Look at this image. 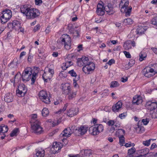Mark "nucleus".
Segmentation results:
<instances>
[{
	"label": "nucleus",
	"instance_id": "864d4df0",
	"mask_svg": "<svg viewBox=\"0 0 157 157\" xmlns=\"http://www.w3.org/2000/svg\"><path fill=\"white\" fill-rule=\"evenodd\" d=\"M68 73L70 74L72 76H77L76 73L73 70L69 71Z\"/></svg>",
	"mask_w": 157,
	"mask_h": 157
},
{
	"label": "nucleus",
	"instance_id": "423d86ee",
	"mask_svg": "<svg viewBox=\"0 0 157 157\" xmlns=\"http://www.w3.org/2000/svg\"><path fill=\"white\" fill-rule=\"evenodd\" d=\"M40 123L37 121L34 123L31 124V127L32 132L37 135L42 133L43 132V128L40 126Z\"/></svg>",
	"mask_w": 157,
	"mask_h": 157
},
{
	"label": "nucleus",
	"instance_id": "680f3d73",
	"mask_svg": "<svg viewBox=\"0 0 157 157\" xmlns=\"http://www.w3.org/2000/svg\"><path fill=\"white\" fill-rule=\"evenodd\" d=\"M115 63V61L113 59H112L110 60L107 63L109 65H111L113 63Z\"/></svg>",
	"mask_w": 157,
	"mask_h": 157
},
{
	"label": "nucleus",
	"instance_id": "f8f14e48",
	"mask_svg": "<svg viewBox=\"0 0 157 157\" xmlns=\"http://www.w3.org/2000/svg\"><path fill=\"white\" fill-rule=\"evenodd\" d=\"M95 68V65L94 63L90 62L87 65L84 66L82 69L85 74H89L90 72L93 71Z\"/></svg>",
	"mask_w": 157,
	"mask_h": 157
},
{
	"label": "nucleus",
	"instance_id": "f3484780",
	"mask_svg": "<svg viewBox=\"0 0 157 157\" xmlns=\"http://www.w3.org/2000/svg\"><path fill=\"white\" fill-rule=\"evenodd\" d=\"M152 71V70H151V67H147L144 69L143 73L145 76L150 78L155 74Z\"/></svg>",
	"mask_w": 157,
	"mask_h": 157
},
{
	"label": "nucleus",
	"instance_id": "de8ad7c7",
	"mask_svg": "<svg viewBox=\"0 0 157 157\" xmlns=\"http://www.w3.org/2000/svg\"><path fill=\"white\" fill-rule=\"evenodd\" d=\"M152 68H151V70H152V71L155 74L157 73V64H155L153 65Z\"/></svg>",
	"mask_w": 157,
	"mask_h": 157
},
{
	"label": "nucleus",
	"instance_id": "13d9d810",
	"mask_svg": "<svg viewBox=\"0 0 157 157\" xmlns=\"http://www.w3.org/2000/svg\"><path fill=\"white\" fill-rule=\"evenodd\" d=\"M40 25H39L38 24L33 29V31L34 32H36V31H37L38 30H39L40 29Z\"/></svg>",
	"mask_w": 157,
	"mask_h": 157
},
{
	"label": "nucleus",
	"instance_id": "a211bd4d",
	"mask_svg": "<svg viewBox=\"0 0 157 157\" xmlns=\"http://www.w3.org/2000/svg\"><path fill=\"white\" fill-rule=\"evenodd\" d=\"M146 107L148 110L150 111L153 110L157 108V102H152L151 101H148L146 103Z\"/></svg>",
	"mask_w": 157,
	"mask_h": 157
},
{
	"label": "nucleus",
	"instance_id": "6e6d98bb",
	"mask_svg": "<svg viewBox=\"0 0 157 157\" xmlns=\"http://www.w3.org/2000/svg\"><path fill=\"white\" fill-rule=\"evenodd\" d=\"M142 122L143 123L144 125H146L148 123L149 120L147 118L145 119H143L142 120Z\"/></svg>",
	"mask_w": 157,
	"mask_h": 157
},
{
	"label": "nucleus",
	"instance_id": "473e14b6",
	"mask_svg": "<svg viewBox=\"0 0 157 157\" xmlns=\"http://www.w3.org/2000/svg\"><path fill=\"white\" fill-rule=\"evenodd\" d=\"M67 59H65V63H63V66L64 67H63L64 68V69H66L68 67L73 65V63L71 61H68L67 60Z\"/></svg>",
	"mask_w": 157,
	"mask_h": 157
},
{
	"label": "nucleus",
	"instance_id": "e433bc0d",
	"mask_svg": "<svg viewBox=\"0 0 157 157\" xmlns=\"http://www.w3.org/2000/svg\"><path fill=\"white\" fill-rule=\"evenodd\" d=\"M149 152V149L147 148H145L141 150L140 151L139 153L141 154V156H144L147 154Z\"/></svg>",
	"mask_w": 157,
	"mask_h": 157
},
{
	"label": "nucleus",
	"instance_id": "c85d7f7f",
	"mask_svg": "<svg viewBox=\"0 0 157 157\" xmlns=\"http://www.w3.org/2000/svg\"><path fill=\"white\" fill-rule=\"evenodd\" d=\"M77 94L76 91H74L72 90L68 93L67 95V98L69 100H72L74 98Z\"/></svg>",
	"mask_w": 157,
	"mask_h": 157
},
{
	"label": "nucleus",
	"instance_id": "4c0bfd02",
	"mask_svg": "<svg viewBox=\"0 0 157 157\" xmlns=\"http://www.w3.org/2000/svg\"><path fill=\"white\" fill-rule=\"evenodd\" d=\"M139 60L140 61H142L146 58L147 55L144 52H141L139 54Z\"/></svg>",
	"mask_w": 157,
	"mask_h": 157
},
{
	"label": "nucleus",
	"instance_id": "0e129e2a",
	"mask_svg": "<svg viewBox=\"0 0 157 157\" xmlns=\"http://www.w3.org/2000/svg\"><path fill=\"white\" fill-rule=\"evenodd\" d=\"M115 128L114 127V126H111V128L109 130V132L111 133H113L114 132V130H115Z\"/></svg>",
	"mask_w": 157,
	"mask_h": 157
},
{
	"label": "nucleus",
	"instance_id": "aec40b11",
	"mask_svg": "<svg viewBox=\"0 0 157 157\" xmlns=\"http://www.w3.org/2000/svg\"><path fill=\"white\" fill-rule=\"evenodd\" d=\"M96 13L98 15L102 16L105 13V9L102 4L99 3L97 6Z\"/></svg>",
	"mask_w": 157,
	"mask_h": 157
},
{
	"label": "nucleus",
	"instance_id": "39448f33",
	"mask_svg": "<svg viewBox=\"0 0 157 157\" xmlns=\"http://www.w3.org/2000/svg\"><path fill=\"white\" fill-rule=\"evenodd\" d=\"M32 71L33 70L30 67H27L25 69L21 75L23 81L27 82L29 80L31 77Z\"/></svg>",
	"mask_w": 157,
	"mask_h": 157
},
{
	"label": "nucleus",
	"instance_id": "dca6fc26",
	"mask_svg": "<svg viewBox=\"0 0 157 157\" xmlns=\"http://www.w3.org/2000/svg\"><path fill=\"white\" fill-rule=\"evenodd\" d=\"M61 88L63 93L66 95L72 90L71 86L68 83L62 84Z\"/></svg>",
	"mask_w": 157,
	"mask_h": 157
},
{
	"label": "nucleus",
	"instance_id": "58836bf2",
	"mask_svg": "<svg viewBox=\"0 0 157 157\" xmlns=\"http://www.w3.org/2000/svg\"><path fill=\"white\" fill-rule=\"evenodd\" d=\"M19 132V130L18 128H15L13 130L12 132L10 134V136L13 137L16 136Z\"/></svg>",
	"mask_w": 157,
	"mask_h": 157
},
{
	"label": "nucleus",
	"instance_id": "052dcab7",
	"mask_svg": "<svg viewBox=\"0 0 157 157\" xmlns=\"http://www.w3.org/2000/svg\"><path fill=\"white\" fill-rule=\"evenodd\" d=\"M35 1L36 4L37 5H40L42 3V0H35Z\"/></svg>",
	"mask_w": 157,
	"mask_h": 157
},
{
	"label": "nucleus",
	"instance_id": "bf43d9fd",
	"mask_svg": "<svg viewBox=\"0 0 157 157\" xmlns=\"http://www.w3.org/2000/svg\"><path fill=\"white\" fill-rule=\"evenodd\" d=\"M63 138H60L59 137V139L62 140L63 142L64 143V144L65 145L67 144V141L66 137H63Z\"/></svg>",
	"mask_w": 157,
	"mask_h": 157
},
{
	"label": "nucleus",
	"instance_id": "cd10ccee",
	"mask_svg": "<svg viewBox=\"0 0 157 157\" xmlns=\"http://www.w3.org/2000/svg\"><path fill=\"white\" fill-rule=\"evenodd\" d=\"M136 149L134 147H132L128 151L127 155L126 157H136L134 156Z\"/></svg>",
	"mask_w": 157,
	"mask_h": 157
},
{
	"label": "nucleus",
	"instance_id": "a18cd8bd",
	"mask_svg": "<svg viewBox=\"0 0 157 157\" xmlns=\"http://www.w3.org/2000/svg\"><path fill=\"white\" fill-rule=\"evenodd\" d=\"M119 140V144L121 146H123L124 144V136L118 137Z\"/></svg>",
	"mask_w": 157,
	"mask_h": 157
},
{
	"label": "nucleus",
	"instance_id": "f257e3e1",
	"mask_svg": "<svg viewBox=\"0 0 157 157\" xmlns=\"http://www.w3.org/2000/svg\"><path fill=\"white\" fill-rule=\"evenodd\" d=\"M21 11L28 18H34L40 15L39 10L36 9L31 8L29 5H25L20 8Z\"/></svg>",
	"mask_w": 157,
	"mask_h": 157
},
{
	"label": "nucleus",
	"instance_id": "bb28decb",
	"mask_svg": "<svg viewBox=\"0 0 157 157\" xmlns=\"http://www.w3.org/2000/svg\"><path fill=\"white\" fill-rule=\"evenodd\" d=\"M13 96L11 93H8L5 96L4 100L6 102H10L13 101Z\"/></svg>",
	"mask_w": 157,
	"mask_h": 157
},
{
	"label": "nucleus",
	"instance_id": "412c9836",
	"mask_svg": "<svg viewBox=\"0 0 157 157\" xmlns=\"http://www.w3.org/2000/svg\"><path fill=\"white\" fill-rule=\"evenodd\" d=\"M123 46L125 49L128 50L131 49L132 47H134L135 46V43L134 41L128 40L124 43Z\"/></svg>",
	"mask_w": 157,
	"mask_h": 157
},
{
	"label": "nucleus",
	"instance_id": "5fc2aeb1",
	"mask_svg": "<svg viewBox=\"0 0 157 157\" xmlns=\"http://www.w3.org/2000/svg\"><path fill=\"white\" fill-rule=\"evenodd\" d=\"M107 124L109 126H113L114 124V121L113 120H109L107 122Z\"/></svg>",
	"mask_w": 157,
	"mask_h": 157
},
{
	"label": "nucleus",
	"instance_id": "0eeeda50",
	"mask_svg": "<svg viewBox=\"0 0 157 157\" xmlns=\"http://www.w3.org/2000/svg\"><path fill=\"white\" fill-rule=\"evenodd\" d=\"M75 127L74 125L71 126L70 127L65 128L59 135L60 138L70 137L71 134L74 132V129Z\"/></svg>",
	"mask_w": 157,
	"mask_h": 157
},
{
	"label": "nucleus",
	"instance_id": "f704fd0d",
	"mask_svg": "<svg viewBox=\"0 0 157 157\" xmlns=\"http://www.w3.org/2000/svg\"><path fill=\"white\" fill-rule=\"evenodd\" d=\"M135 129L138 133H142L144 131V128L139 125H137V127H135Z\"/></svg>",
	"mask_w": 157,
	"mask_h": 157
},
{
	"label": "nucleus",
	"instance_id": "f03ea898",
	"mask_svg": "<svg viewBox=\"0 0 157 157\" xmlns=\"http://www.w3.org/2000/svg\"><path fill=\"white\" fill-rule=\"evenodd\" d=\"M128 0H121L119 4L121 12L123 13H125V15L126 16L130 15L132 9L131 7L128 6Z\"/></svg>",
	"mask_w": 157,
	"mask_h": 157
},
{
	"label": "nucleus",
	"instance_id": "37998d69",
	"mask_svg": "<svg viewBox=\"0 0 157 157\" xmlns=\"http://www.w3.org/2000/svg\"><path fill=\"white\" fill-rule=\"evenodd\" d=\"M68 105V103L66 104L64 106L63 109H60V110L59 111H58L56 113L59 114H60L61 113L63 112L66 110Z\"/></svg>",
	"mask_w": 157,
	"mask_h": 157
},
{
	"label": "nucleus",
	"instance_id": "ea45409f",
	"mask_svg": "<svg viewBox=\"0 0 157 157\" xmlns=\"http://www.w3.org/2000/svg\"><path fill=\"white\" fill-rule=\"evenodd\" d=\"M49 112L48 109L46 108H44L42 111V114L44 117H46L48 115Z\"/></svg>",
	"mask_w": 157,
	"mask_h": 157
},
{
	"label": "nucleus",
	"instance_id": "c9c22d12",
	"mask_svg": "<svg viewBox=\"0 0 157 157\" xmlns=\"http://www.w3.org/2000/svg\"><path fill=\"white\" fill-rule=\"evenodd\" d=\"M145 31V30L144 29V27H139L137 29L136 32L137 34H143Z\"/></svg>",
	"mask_w": 157,
	"mask_h": 157
},
{
	"label": "nucleus",
	"instance_id": "6e6552de",
	"mask_svg": "<svg viewBox=\"0 0 157 157\" xmlns=\"http://www.w3.org/2000/svg\"><path fill=\"white\" fill-rule=\"evenodd\" d=\"M103 126L101 124H96L90 128L89 131L92 135H96L101 132L103 130Z\"/></svg>",
	"mask_w": 157,
	"mask_h": 157
},
{
	"label": "nucleus",
	"instance_id": "e2e57ef3",
	"mask_svg": "<svg viewBox=\"0 0 157 157\" xmlns=\"http://www.w3.org/2000/svg\"><path fill=\"white\" fill-rule=\"evenodd\" d=\"M126 113H123L120 114L119 115V117L121 119L124 118V117L126 116Z\"/></svg>",
	"mask_w": 157,
	"mask_h": 157
},
{
	"label": "nucleus",
	"instance_id": "2f4dec72",
	"mask_svg": "<svg viewBox=\"0 0 157 157\" xmlns=\"http://www.w3.org/2000/svg\"><path fill=\"white\" fill-rule=\"evenodd\" d=\"M37 115L36 114H33L31 115V120L30 122L31 124L34 123L37 121H40L38 119H37Z\"/></svg>",
	"mask_w": 157,
	"mask_h": 157
},
{
	"label": "nucleus",
	"instance_id": "69168bd1",
	"mask_svg": "<svg viewBox=\"0 0 157 157\" xmlns=\"http://www.w3.org/2000/svg\"><path fill=\"white\" fill-rule=\"evenodd\" d=\"M156 147H157V145L155 143H153L151 145L150 148L151 149H153Z\"/></svg>",
	"mask_w": 157,
	"mask_h": 157
},
{
	"label": "nucleus",
	"instance_id": "b1692460",
	"mask_svg": "<svg viewBox=\"0 0 157 157\" xmlns=\"http://www.w3.org/2000/svg\"><path fill=\"white\" fill-rule=\"evenodd\" d=\"M122 104L121 101H119L112 107V110L115 112H118L121 108Z\"/></svg>",
	"mask_w": 157,
	"mask_h": 157
},
{
	"label": "nucleus",
	"instance_id": "3c124183",
	"mask_svg": "<svg viewBox=\"0 0 157 157\" xmlns=\"http://www.w3.org/2000/svg\"><path fill=\"white\" fill-rule=\"evenodd\" d=\"M151 140V139L148 140H147L146 141H144L143 142V144L145 146H148L150 144V141Z\"/></svg>",
	"mask_w": 157,
	"mask_h": 157
},
{
	"label": "nucleus",
	"instance_id": "6ab92c4d",
	"mask_svg": "<svg viewBox=\"0 0 157 157\" xmlns=\"http://www.w3.org/2000/svg\"><path fill=\"white\" fill-rule=\"evenodd\" d=\"M27 91V89L25 85L23 84H21L18 86L16 91L17 93L24 96L26 93Z\"/></svg>",
	"mask_w": 157,
	"mask_h": 157
},
{
	"label": "nucleus",
	"instance_id": "4be33fe9",
	"mask_svg": "<svg viewBox=\"0 0 157 157\" xmlns=\"http://www.w3.org/2000/svg\"><path fill=\"white\" fill-rule=\"evenodd\" d=\"M92 151L90 150L86 149L82 150L80 153L82 157H89L92 155Z\"/></svg>",
	"mask_w": 157,
	"mask_h": 157
},
{
	"label": "nucleus",
	"instance_id": "79ce46f5",
	"mask_svg": "<svg viewBox=\"0 0 157 157\" xmlns=\"http://www.w3.org/2000/svg\"><path fill=\"white\" fill-rule=\"evenodd\" d=\"M134 63V61L133 60H131L129 62L128 64L126 65V66H128V67H125V68L126 69H128L133 66Z\"/></svg>",
	"mask_w": 157,
	"mask_h": 157
},
{
	"label": "nucleus",
	"instance_id": "ddd939ff",
	"mask_svg": "<svg viewBox=\"0 0 157 157\" xmlns=\"http://www.w3.org/2000/svg\"><path fill=\"white\" fill-rule=\"evenodd\" d=\"M68 28L69 31L71 34H72L74 37H78L79 36V33L80 30L79 28L76 27L74 28L71 24L68 25Z\"/></svg>",
	"mask_w": 157,
	"mask_h": 157
},
{
	"label": "nucleus",
	"instance_id": "1a4fd4ad",
	"mask_svg": "<svg viewBox=\"0 0 157 157\" xmlns=\"http://www.w3.org/2000/svg\"><path fill=\"white\" fill-rule=\"evenodd\" d=\"M88 129V127L85 125H81L80 127L74 129V133L76 135L79 136L84 135Z\"/></svg>",
	"mask_w": 157,
	"mask_h": 157
},
{
	"label": "nucleus",
	"instance_id": "8fccbe9b",
	"mask_svg": "<svg viewBox=\"0 0 157 157\" xmlns=\"http://www.w3.org/2000/svg\"><path fill=\"white\" fill-rule=\"evenodd\" d=\"M151 21L152 24L157 26V16L155 17Z\"/></svg>",
	"mask_w": 157,
	"mask_h": 157
},
{
	"label": "nucleus",
	"instance_id": "c756f323",
	"mask_svg": "<svg viewBox=\"0 0 157 157\" xmlns=\"http://www.w3.org/2000/svg\"><path fill=\"white\" fill-rule=\"evenodd\" d=\"M44 151L42 149L38 150L34 157H44Z\"/></svg>",
	"mask_w": 157,
	"mask_h": 157
},
{
	"label": "nucleus",
	"instance_id": "2eb2a0df",
	"mask_svg": "<svg viewBox=\"0 0 157 157\" xmlns=\"http://www.w3.org/2000/svg\"><path fill=\"white\" fill-rule=\"evenodd\" d=\"M9 28H12L15 30H19L21 25V23L18 21L14 20L12 23H10L8 24Z\"/></svg>",
	"mask_w": 157,
	"mask_h": 157
},
{
	"label": "nucleus",
	"instance_id": "09e8293b",
	"mask_svg": "<svg viewBox=\"0 0 157 157\" xmlns=\"http://www.w3.org/2000/svg\"><path fill=\"white\" fill-rule=\"evenodd\" d=\"M21 76V75L20 72H18L15 75L14 77V82L15 81H18L19 78H20Z\"/></svg>",
	"mask_w": 157,
	"mask_h": 157
},
{
	"label": "nucleus",
	"instance_id": "774afa93",
	"mask_svg": "<svg viewBox=\"0 0 157 157\" xmlns=\"http://www.w3.org/2000/svg\"><path fill=\"white\" fill-rule=\"evenodd\" d=\"M33 58V56L31 55H29L28 57V60L29 62H31Z\"/></svg>",
	"mask_w": 157,
	"mask_h": 157
},
{
	"label": "nucleus",
	"instance_id": "c03bdc74",
	"mask_svg": "<svg viewBox=\"0 0 157 157\" xmlns=\"http://www.w3.org/2000/svg\"><path fill=\"white\" fill-rule=\"evenodd\" d=\"M119 86V84L117 81H113L111 83L110 87L111 88H114L118 86Z\"/></svg>",
	"mask_w": 157,
	"mask_h": 157
},
{
	"label": "nucleus",
	"instance_id": "9b49d317",
	"mask_svg": "<svg viewBox=\"0 0 157 157\" xmlns=\"http://www.w3.org/2000/svg\"><path fill=\"white\" fill-rule=\"evenodd\" d=\"M40 98L41 101L46 104H49L50 102L49 97L47 92L44 90L40 91L39 93Z\"/></svg>",
	"mask_w": 157,
	"mask_h": 157
},
{
	"label": "nucleus",
	"instance_id": "603ef678",
	"mask_svg": "<svg viewBox=\"0 0 157 157\" xmlns=\"http://www.w3.org/2000/svg\"><path fill=\"white\" fill-rule=\"evenodd\" d=\"M105 10L108 13L110 14H112L113 13V7H110L107 9V8H105Z\"/></svg>",
	"mask_w": 157,
	"mask_h": 157
},
{
	"label": "nucleus",
	"instance_id": "49530a36",
	"mask_svg": "<svg viewBox=\"0 0 157 157\" xmlns=\"http://www.w3.org/2000/svg\"><path fill=\"white\" fill-rule=\"evenodd\" d=\"M32 76L31 79V81H32L31 84H33L35 81V80L36 79V73L35 72L33 73H32Z\"/></svg>",
	"mask_w": 157,
	"mask_h": 157
},
{
	"label": "nucleus",
	"instance_id": "393cba45",
	"mask_svg": "<svg viewBox=\"0 0 157 157\" xmlns=\"http://www.w3.org/2000/svg\"><path fill=\"white\" fill-rule=\"evenodd\" d=\"M142 102V99L141 97L139 96H135L133 99L132 103L134 104L138 105L141 103Z\"/></svg>",
	"mask_w": 157,
	"mask_h": 157
},
{
	"label": "nucleus",
	"instance_id": "a19ab883",
	"mask_svg": "<svg viewBox=\"0 0 157 157\" xmlns=\"http://www.w3.org/2000/svg\"><path fill=\"white\" fill-rule=\"evenodd\" d=\"M124 22L126 25H130L133 23V20L130 18H128L124 20Z\"/></svg>",
	"mask_w": 157,
	"mask_h": 157
},
{
	"label": "nucleus",
	"instance_id": "20e7f679",
	"mask_svg": "<svg viewBox=\"0 0 157 157\" xmlns=\"http://www.w3.org/2000/svg\"><path fill=\"white\" fill-rule=\"evenodd\" d=\"M1 23L3 24L6 23L11 18L12 13L11 11L9 9H6L3 11L1 14Z\"/></svg>",
	"mask_w": 157,
	"mask_h": 157
},
{
	"label": "nucleus",
	"instance_id": "5701e85b",
	"mask_svg": "<svg viewBox=\"0 0 157 157\" xmlns=\"http://www.w3.org/2000/svg\"><path fill=\"white\" fill-rule=\"evenodd\" d=\"M61 149V147L56 142L53 144L51 148V150L54 154H56L58 153V151L60 150Z\"/></svg>",
	"mask_w": 157,
	"mask_h": 157
},
{
	"label": "nucleus",
	"instance_id": "7c9ffc66",
	"mask_svg": "<svg viewBox=\"0 0 157 157\" xmlns=\"http://www.w3.org/2000/svg\"><path fill=\"white\" fill-rule=\"evenodd\" d=\"M8 128L7 126L2 124L0 126V134L5 133L8 131Z\"/></svg>",
	"mask_w": 157,
	"mask_h": 157
},
{
	"label": "nucleus",
	"instance_id": "4468645a",
	"mask_svg": "<svg viewBox=\"0 0 157 157\" xmlns=\"http://www.w3.org/2000/svg\"><path fill=\"white\" fill-rule=\"evenodd\" d=\"M90 62L87 57L83 56L81 58H79L78 59L77 63L79 66L82 67L84 65L85 66L87 65Z\"/></svg>",
	"mask_w": 157,
	"mask_h": 157
},
{
	"label": "nucleus",
	"instance_id": "338daca9",
	"mask_svg": "<svg viewBox=\"0 0 157 157\" xmlns=\"http://www.w3.org/2000/svg\"><path fill=\"white\" fill-rule=\"evenodd\" d=\"M120 124L117 123L114 121V124L113 125L114 127H115L116 128H119L120 127Z\"/></svg>",
	"mask_w": 157,
	"mask_h": 157
},
{
	"label": "nucleus",
	"instance_id": "4d7b16f0",
	"mask_svg": "<svg viewBox=\"0 0 157 157\" xmlns=\"http://www.w3.org/2000/svg\"><path fill=\"white\" fill-rule=\"evenodd\" d=\"M123 53L127 58H130L131 57V56L129 52L125 51L123 52Z\"/></svg>",
	"mask_w": 157,
	"mask_h": 157
},
{
	"label": "nucleus",
	"instance_id": "7ed1b4c3",
	"mask_svg": "<svg viewBox=\"0 0 157 157\" xmlns=\"http://www.w3.org/2000/svg\"><path fill=\"white\" fill-rule=\"evenodd\" d=\"M60 40L61 44L64 45L66 49L68 50L70 49L71 40V38L67 34L63 35L60 38Z\"/></svg>",
	"mask_w": 157,
	"mask_h": 157
},
{
	"label": "nucleus",
	"instance_id": "9d476101",
	"mask_svg": "<svg viewBox=\"0 0 157 157\" xmlns=\"http://www.w3.org/2000/svg\"><path fill=\"white\" fill-rule=\"evenodd\" d=\"M48 69V71H44L42 75V78L45 82H47L48 80H50L54 74V70L50 68H46Z\"/></svg>",
	"mask_w": 157,
	"mask_h": 157
},
{
	"label": "nucleus",
	"instance_id": "a878e982",
	"mask_svg": "<svg viewBox=\"0 0 157 157\" xmlns=\"http://www.w3.org/2000/svg\"><path fill=\"white\" fill-rule=\"evenodd\" d=\"M78 110L76 109L71 108L67 111V115L70 117H72L77 114Z\"/></svg>",
	"mask_w": 157,
	"mask_h": 157
},
{
	"label": "nucleus",
	"instance_id": "72a5a7b5",
	"mask_svg": "<svg viewBox=\"0 0 157 157\" xmlns=\"http://www.w3.org/2000/svg\"><path fill=\"white\" fill-rule=\"evenodd\" d=\"M125 133V131L122 129H118L116 132V135L118 137L123 136Z\"/></svg>",
	"mask_w": 157,
	"mask_h": 157
}]
</instances>
